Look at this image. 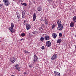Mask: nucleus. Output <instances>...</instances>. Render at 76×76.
Listing matches in <instances>:
<instances>
[{"instance_id": "39448f33", "label": "nucleus", "mask_w": 76, "mask_h": 76, "mask_svg": "<svg viewBox=\"0 0 76 76\" xmlns=\"http://www.w3.org/2000/svg\"><path fill=\"white\" fill-rule=\"evenodd\" d=\"M15 69L18 70V71H20V67H19V65L18 64H16V65L14 66Z\"/></svg>"}, {"instance_id": "ea45409f", "label": "nucleus", "mask_w": 76, "mask_h": 76, "mask_svg": "<svg viewBox=\"0 0 76 76\" xmlns=\"http://www.w3.org/2000/svg\"><path fill=\"white\" fill-rule=\"evenodd\" d=\"M47 1H51V0H47Z\"/></svg>"}, {"instance_id": "9b49d317", "label": "nucleus", "mask_w": 76, "mask_h": 76, "mask_svg": "<svg viewBox=\"0 0 76 76\" xmlns=\"http://www.w3.org/2000/svg\"><path fill=\"white\" fill-rule=\"evenodd\" d=\"M54 74L55 75V76H58V75H60V73L56 71H54Z\"/></svg>"}, {"instance_id": "20e7f679", "label": "nucleus", "mask_w": 76, "mask_h": 76, "mask_svg": "<svg viewBox=\"0 0 76 76\" xmlns=\"http://www.w3.org/2000/svg\"><path fill=\"white\" fill-rule=\"evenodd\" d=\"M46 46L48 47H50V46H51V42L49 41H48L46 42Z\"/></svg>"}, {"instance_id": "2eb2a0df", "label": "nucleus", "mask_w": 76, "mask_h": 76, "mask_svg": "<svg viewBox=\"0 0 76 76\" xmlns=\"http://www.w3.org/2000/svg\"><path fill=\"white\" fill-rule=\"evenodd\" d=\"M75 25V24L73 22H72L70 23V27H71V28H72Z\"/></svg>"}, {"instance_id": "58836bf2", "label": "nucleus", "mask_w": 76, "mask_h": 76, "mask_svg": "<svg viewBox=\"0 0 76 76\" xmlns=\"http://www.w3.org/2000/svg\"><path fill=\"white\" fill-rule=\"evenodd\" d=\"M23 39H24L22 38V39H20V41L22 40H23Z\"/></svg>"}, {"instance_id": "f704fd0d", "label": "nucleus", "mask_w": 76, "mask_h": 76, "mask_svg": "<svg viewBox=\"0 0 76 76\" xmlns=\"http://www.w3.org/2000/svg\"><path fill=\"white\" fill-rule=\"evenodd\" d=\"M13 1H15V2H16V1H18V0H13Z\"/></svg>"}, {"instance_id": "79ce46f5", "label": "nucleus", "mask_w": 76, "mask_h": 76, "mask_svg": "<svg viewBox=\"0 0 76 76\" xmlns=\"http://www.w3.org/2000/svg\"><path fill=\"white\" fill-rule=\"evenodd\" d=\"M19 1H20V0H19Z\"/></svg>"}, {"instance_id": "9d476101", "label": "nucleus", "mask_w": 76, "mask_h": 76, "mask_svg": "<svg viewBox=\"0 0 76 76\" xmlns=\"http://www.w3.org/2000/svg\"><path fill=\"white\" fill-rule=\"evenodd\" d=\"M16 15L18 21H20V15H19V14H16Z\"/></svg>"}, {"instance_id": "423d86ee", "label": "nucleus", "mask_w": 76, "mask_h": 76, "mask_svg": "<svg viewBox=\"0 0 76 76\" xmlns=\"http://www.w3.org/2000/svg\"><path fill=\"white\" fill-rule=\"evenodd\" d=\"M16 58H10V61L11 63H15L16 61Z\"/></svg>"}, {"instance_id": "0eeeda50", "label": "nucleus", "mask_w": 76, "mask_h": 76, "mask_svg": "<svg viewBox=\"0 0 76 76\" xmlns=\"http://www.w3.org/2000/svg\"><path fill=\"white\" fill-rule=\"evenodd\" d=\"M25 13H26L25 12V11H22V18H25L26 17V15Z\"/></svg>"}, {"instance_id": "cd10ccee", "label": "nucleus", "mask_w": 76, "mask_h": 76, "mask_svg": "<svg viewBox=\"0 0 76 76\" xmlns=\"http://www.w3.org/2000/svg\"><path fill=\"white\" fill-rule=\"evenodd\" d=\"M0 6L1 7V8H2V9L4 7L3 4H1L0 5Z\"/></svg>"}, {"instance_id": "a211bd4d", "label": "nucleus", "mask_w": 76, "mask_h": 76, "mask_svg": "<svg viewBox=\"0 0 76 76\" xmlns=\"http://www.w3.org/2000/svg\"><path fill=\"white\" fill-rule=\"evenodd\" d=\"M21 4L22 5H23V6H27V4L25 3L22 2L21 3Z\"/></svg>"}, {"instance_id": "ddd939ff", "label": "nucleus", "mask_w": 76, "mask_h": 76, "mask_svg": "<svg viewBox=\"0 0 76 76\" xmlns=\"http://www.w3.org/2000/svg\"><path fill=\"white\" fill-rule=\"evenodd\" d=\"M52 37L53 38H56V37H57V34L56 33H54L52 34Z\"/></svg>"}, {"instance_id": "393cba45", "label": "nucleus", "mask_w": 76, "mask_h": 76, "mask_svg": "<svg viewBox=\"0 0 76 76\" xmlns=\"http://www.w3.org/2000/svg\"><path fill=\"white\" fill-rule=\"evenodd\" d=\"M40 41H42V42L43 41H44V38H43V37H41L40 38Z\"/></svg>"}, {"instance_id": "bb28decb", "label": "nucleus", "mask_w": 76, "mask_h": 76, "mask_svg": "<svg viewBox=\"0 0 76 76\" xmlns=\"http://www.w3.org/2000/svg\"><path fill=\"white\" fill-rule=\"evenodd\" d=\"M24 52L27 54L29 53H30V52L26 51L25 50H24Z\"/></svg>"}, {"instance_id": "1a4fd4ad", "label": "nucleus", "mask_w": 76, "mask_h": 76, "mask_svg": "<svg viewBox=\"0 0 76 76\" xmlns=\"http://www.w3.org/2000/svg\"><path fill=\"white\" fill-rule=\"evenodd\" d=\"M35 19H36V13H34L33 16V21H35Z\"/></svg>"}, {"instance_id": "49530a36", "label": "nucleus", "mask_w": 76, "mask_h": 76, "mask_svg": "<svg viewBox=\"0 0 76 76\" xmlns=\"http://www.w3.org/2000/svg\"><path fill=\"white\" fill-rule=\"evenodd\" d=\"M75 48L76 49V46H75Z\"/></svg>"}, {"instance_id": "e433bc0d", "label": "nucleus", "mask_w": 76, "mask_h": 76, "mask_svg": "<svg viewBox=\"0 0 76 76\" xmlns=\"http://www.w3.org/2000/svg\"><path fill=\"white\" fill-rule=\"evenodd\" d=\"M37 45L38 46H39V43H37Z\"/></svg>"}, {"instance_id": "c9c22d12", "label": "nucleus", "mask_w": 76, "mask_h": 76, "mask_svg": "<svg viewBox=\"0 0 76 76\" xmlns=\"http://www.w3.org/2000/svg\"><path fill=\"white\" fill-rule=\"evenodd\" d=\"M40 29H42V30H43V28H42V27H40Z\"/></svg>"}, {"instance_id": "6ab92c4d", "label": "nucleus", "mask_w": 76, "mask_h": 76, "mask_svg": "<svg viewBox=\"0 0 76 76\" xmlns=\"http://www.w3.org/2000/svg\"><path fill=\"white\" fill-rule=\"evenodd\" d=\"M76 16H75L73 18V21L74 22H76Z\"/></svg>"}, {"instance_id": "f8f14e48", "label": "nucleus", "mask_w": 76, "mask_h": 76, "mask_svg": "<svg viewBox=\"0 0 76 76\" xmlns=\"http://www.w3.org/2000/svg\"><path fill=\"white\" fill-rule=\"evenodd\" d=\"M37 10H38V11H41L42 10V7L41 6H39L37 9Z\"/></svg>"}, {"instance_id": "a18cd8bd", "label": "nucleus", "mask_w": 76, "mask_h": 76, "mask_svg": "<svg viewBox=\"0 0 76 76\" xmlns=\"http://www.w3.org/2000/svg\"><path fill=\"white\" fill-rule=\"evenodd\" d=\"M75 47H76V45H75Z\"/></svg>"}, {"instance_id": "b1692460", "label": "nucleus", "mask_w": 76, "mask_h": 76, "mask_svg": "<svg viewBox=\"0 0 76 76\" xmlns=\"http://www.w3.org/2000/svg\"><path fill=\"white\" fill-rule=\"evenodd\" d=\"M23 22H24V24L25 25H26V20H24Z\"/></svg>"}, {"instance_id": "f3484780", "label": "nucleus", "mask_w": 76, "mask_h": 76, "mask_svg": "<svg viewBox=\"0 0 76 76\" xmlns=\"http://www.w3.org/2000/svg\"><path fill=\"white\" fill-rule=\"evenodd\" d=\"M61 42V39H58L57 41V42L58 44H59V43H60V42Z\"/></svg>"}, {"instance_id": "5701e85b", "label": "nucleus", "mask_w": 76, "mask_h": 76, "mask_svg": "<svg viewBox=\"0 0 76 76\" xmlns=\"http://www.w3.org/2000/svg\"><path fill=\"white\" fill-rule=\"evenodd\" d=\"M5 5H6V6H9V4H10V3H9L8 2L5 3Z\"/></svg>"}, {"instance_id": "4468645a", "label": "nucleus", "mask_w": 76, "mask_h": 76, "mask_svg": "<svg viewBox=\"0 0 76 76\" xmlns=\"http://www.w3.org/2000/svg\"><path fill=\"white\" fill-rule=\"evenodd\" d=\"M57 23L58 25H59L61 24V20L60 19L58 20H57Z\"/></svg>"}, {"instance_id": "c756f323", "label": "nucleus", "mask_w": 76, "mask_h": 76, "mask_svg": "<svg viewBox=\"0 0 76 76\" xmlns=\"http://www.w3.org/2000/svg\"><path fill=\"white\" fill-rule=\"evenodd\" d=\"M41 49H43V50H45V48L44 47V46H42L41 48Z\"/></svg>"}, {"instance_id": "2f4dec72", "label": "nucleus", "mask_w": 76, "mask_h": 76, "mask_svg": "<svg viewBox=\"0 0 76 76\" xmlns=\"http://www.w3.org/2000/svg\"><path fill=\"white\" fill-rule=\"evenodd\" d=\"M32 34H34V35H35L36 34V31H34V32H32Z\"/></svg>"}, {"instance_id": "f03ea898", "label": "nucleus", "mask_w": 76, "mask_h": 76, "mask_svg": "<svg viewBox=\"0 0 76 76\" xmlns=\"http://www.w3.org/2000/svg\"><path fill=\"white\" fill-rule=\"evenodd\" d=\"M58 27L57 28L58 30H60V31H61L63 28V25L62 24H61L59 25H58Z\"/></svg>"}, {"instance_id": "c85d7f7f", "label": "nucleus", "mask_w": 76, "mask_h": 76, "mask_svg": "<svg viewBox=\"0 0 76 76\" xmlns=\"http://www.w3.org/2000/svg\"><path fill=\"white\" fill-rule=\"evenodd\" d=\"M55 26H56L55 25L53 24V26H52V29H54V28H55Z\"/></svg>"}, {"instance_id": "4c0bfd02", "label": "nucleus", "mask_w": 76, "mask_h": 76, "mask_svg": "<svg viewBox=\"0 0 76 76\" xmlns=\"http://www.w3.org/2000/svg\"><path fill=\"white\" fill-rule=\"evenodd\" d=\"M25 74H26V72H25L23 73L24 75H25Z\"/></svg>"}, {"instance_id": "37998d69", "label": "nucleus", "mask_w": 76, "mask_h": 76, "mask_svg": "<svg viewBox=\"0 0 76 76\" xmlns=\"http://www.w3.org/2000/svg\"><path fill=\"white\" fill-rule=\"evenodd\" d=\"M39 31H41V29H40H40H39Z\"/></svg>"}, {"instance_id": "c03bdc74", "label": "nucleus", "mask_w": 76, "mask_h": 76, "mask_svg": "<svg viewBox=\"0 0 76 76\" xmlns=\"http://www.w3.org/2000/svg\"><path fill=\"white\" fill-rule=\"evenodd\" d=\"M75 37H76V35H75Z\"/></svg>"}, {"instance_id": "a878e982", "label": "nucleus", "mask_w": 76, "mask_h": 76, "mask_svg": "<svg viewBox=\"0 0 76 76\" xmlns=\"http://www.w3.org/2000/svg\"><path fill=\"white\" fill-rule=\"evenodd\" d=\"M3 1L4 3H7V2H8L9 0H3Z\"/></svg>"}, {"instance_id": "f257e3e1", "label": "nucleus", "mask_w": 76, "mask_h": 76, "mask_svg": "<svg viewBox=\"0 0 76 76\" xmlns=\"http://www.w3.org/2000/svg\"><path fill=\"white\" fill-rule=\"evenodd\" d=\"M14 27V24L13 23H11V27L9 28V29L12 33H13V32H15V31L13 30Z\"/></svg>"}, {"instance_id": "7ed1b4c3", "label": "nucleus", "mask_w": 76, "mask_h": 76, "mask_svg": "<svg viewBox=\"0 0 76 76\" xmlns=\"http://www.w3.org/2000/svg\"><path fill=\"white\" fill-rule=\"evenodd\" d=\"M57 57V55L56 54H54L51 57V60H55Z\"/></svg>"}, {"instance_id": "4be33fe9", "label": "nucleus", "mask_w": 76, "mask_h": 76, "mask_svg": "<svg viewBox=\"0 0 76 76\" xmlns=\"http://www.w3.org/2000/svg\"><path fill=\"white\" fill-rule=\"evenodd\" d=\"M20 35H21L22 37H25V33H22Z\"/></svg>"}, {"instance_id": "473e14b6", "label": "nucleus", "mask_w": 76, "mask_h": 76, "mask_svg": "<svg viewBox=\"0 0 76 76\" xmlns=\"http://www.w3.org/2000/svg\"><path fill=\"white\" fill-rule=\"evenodd\" d=\"M59 37H62V34L61 33H59Z\"/></svg>"}, {"instance_id": "a19ab883", "label": "nucleus", "mask_w": 76, "mask_h": 76, "mask_svg": "<svg viewBox=\"0 0 76 76\" xmlns=\"http://www.w3.org/2000/svg\"><path fill=\"white\" fill-rule=\"evenodd\" d=\"M18 13H19V12H17L16 14H18Z\"/></svg>"}, {"instance_id": "72a5a7b5", "label": "nucleus", "mask_w": 76, "mask_h": 76, "mask_svg": "<svg viewBox=\"0 0 76 76\" xmlns=\"http://www.w3.org/2000/svg\"><path fill=\"white\" fill-rule=\"evenodd\" d=\"M37 60L35 59H34V60H33V61H34V62H35V63H36V62H37Z\"/></svg>"}, {"instance_id": "dca6fc26", "label": "nucleus", "mask_w": 76, "mask_h": 76, "mask_svg": "<svg viewBox=\"0 0 76 76\" xmlns=\"http://www.w3.org/2000/svg\"><path fill=\"white\" fill-rule=\"evenodd\" d=\"M45 39L46 40L50 39V37L48 36H46L45 37Z\"/></svg>"}, {"instance_id": "7c9ffc66", "label": "nucleus", "mask_w": 76, "mask_h": 76, "mask_svg": "<svg viewBox=\"0 0 76 76\" xmlns=\"http://www.w3.org/2000/svg\"><path fill=\"white\" fill-rule=\"evenodd\" d=\"M29 66L30 68H31V67H32V66H33V64H31V65H29Z\"/></svg>"}, {"instance_id": "6e6552de", "label": "nucleus", "mask_w": 76, "mask_h": 76, "mask_svg": "<svg viewBox=\"0 0 76 76\" xmlns=\"http://www.w3.org/2000/svg\"><path fill=\"white\" fill-rule=\"evenodd\" d=\"M26 29L27 30H29L31 28V25L29 24H27L26 26Z\"/></svg>"}, {"instance_id": "aec40b11", "label": "nucleus", "mask_w": 76, "mask_h": 76, "mask_svg": "<svg viewBox=\"0 0 76 76\" xmlns=\"http://www.w3.org/2000/svg\"><path fill=\"white\" fill-rule=\"evenodd\" d=\"M45 22L46 25H48V20H45Z\"/></svg>"}, {"instance_id": "412c9836", "label": "nucleus", "mask_w": 76, "mask_h": 76, "mask_svg": "<svg viewBox=\"0 0 76 76\" xmlns=\"http://www.w3.org/2000/svg\"><path fill=\"white\" fill-rule=\"evenodd\" d=\"M34 59L35 60H37L38 59V57L36 55H34Z\"/></svg>"}]
</instances>
